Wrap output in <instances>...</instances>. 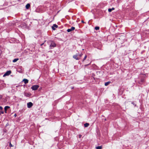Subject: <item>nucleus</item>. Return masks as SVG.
Masks as SVG:
<instances>
[{"label": "nucleus", "instance_id": "a878e982", "mask_svg": "<svg viewBox=\"0 0 149 149\" xmlns=\"http://www.w3.org/2000/svg\"><path fill=\"white\" fill-rule=\"evenodd\" d=\"M16 116H17V115H16V114H14V116H15L16 117Z\"/></svg>", "mask_w": 149, "mask_h": 149}, {"label": "nucleus", "instance_id": "c756f323", "mask_svg": "<svg viewBox=\"0 0 149 149\" xmlns=\"http://www.w3.org/2000/svg\"><path fill=\"white\" fill-rule=\"evenodd\" d=\"M132 103L133 104H134V103H133V102H132Z\"/></svg>", "mask_w": 149, "mask_h": 149}, {"label": "nucleus", "instance_id": "20e7f679", "mask_svg": "<svg viewBox=\"0 0 149 149\" xmlns=\"http://www.w3.org/2000/svg\"><path fill=\"white\" fill-rule=\"evenodd\" d=\"M75 27H72L70 29H68L67 31L68 32H70V31H73L75 29Z\"/></svg>", "mask_w": 149, "mask_h": 149}, {"label": "nucleus", "instance_id": "aec40b11", "mask_svg": "<svg viewBox=\"0 0 149 149\" xmlns=\"http://www.w3.org/2000/svg\"><path fill=\"white\" fill-rule=\"evenodd\" d=\"M4 113V112L3 111H1L0 112V114H3Z\"/></svg>", "mask_w": 149, "mask_h": 149}, {"label": "nucleus", "instance_id": "c85d7f7f", "mask_svg": "<svg viewBox=\"0 0 149 149\" xmlns=\"http://www.w3.org/2000/svg\"><path fill=\"white\" fill-rule=\"evenodd\" d=\"M132 103L133 104H134V103H133V102H132Z\"/></svg>", "mask_w": 149, "mask_h": 149}, {"label": "nucleus", "instance_id": "7ed1b4c3", "mask_svg": "<svg viewBox=\"0 0 149 149\" xmlns=\"http://www.w3.org/2000/svg\"><path fill=\"white\" fill-rule=\"evenodd\" d=\"M33 104L31 102H28L27 103V107L28 108H30L33 106Z\"/></svg>", "mask_w": 149, "mask_h": 149}, {"label": "nucleus", "instance_id": "9d476101", "mask_svg": "<svg viewBox=\"0 0 149 149\" xmlns=\"http://www.w3.org/2000/svg\"><path fill=\"white\" fill-rule=\"evenodd\" d=\"M10 108V107L8 106H6L5 108H4V110H5V113H7V109H9Z\"/></svg>", "mask_w": 149, "mask_h": 149}, {"label": "nucleus", "instance_id": "2eb2a0df", "mask_svg": "<svg viewBox=\"0 0 149 149\" xmlns=\"http://www.w3.org/2000/svg\"><path fill=\"white\" fill-rule=\"evenodd\" d=\"M110 83V82H109V81L106 82L104 84L105 85V86H107Z\"/></svg>", "mask_w": 149, "mask_h": 149}, {"label": "nucleus", "instance_id": "4468645a", "mask_svg": "<svg viewBox=\"0 0 149 149\" xmlns=\"http://www.w3.org/2000/svg\"><path fill=\"white\" fill-rule=\"evenodd\" d=\"M18 60H19V58H18L14 59L13 61V62L14 63L16 61H17Z\"/></svg>", "mask_w": 149, "mask_h": 149}, {"label": "nucleus", "instance_id": "39448f33", "mask_svg": "<svg viewBox=\"0 0 149 149\" xmlns=\"http://www.w3.org/2000/svg\"><path fill=\"white\" fill-rule=\"evenodd\" d=\"M11 73L10 71H8L6 72L4 74L3 76H5L8 75H9Z\"/></svg>", "mask_w": 149, "mask_h": 149}, {"label": "nucleus", "instance_id": "0eeeda50", "mask_svg": "<svg viewBox=\"0 0 149 149\" xmlns=\"http://www.w3.org/2000/svg\"><path fill=\"white\" fill-rule=\"evenodd\" d=\"M25 96L26 97H29L31 95V94L28 93H24Z\"/></svg>", "mask_w": 149, "mask_h": 149}, {"label": "nucleus", "instance_id": "ddd939ff", "mask_svg": "<svg viewBox=\"0 0 149 149\" xmlns=\"http://www.w3.org/2000/svg\"><path fill=\"white\" fill-rule=\"evenodd\" d=\"M89 124L88 123H86L84 124V126L85 127H88L89 125Z\"/></svg>", "mask_w": 149, "mask_h": 149}, {"label": "nucleus", "instance_id": "f257e3e1", "mask_svg": "<svg viewBox=\"0 0 149 149\" xmlns=\"http://www.w3.org/2000/svg\"><path fill=\"white\" fill-rule=\"evenodd\" d=\"M39 87V86L37 85H35L32 86L31 87V88L33 90H36L38 89Z\"/></svg>", "mask_w": 149, "mask_h": 149}, {"label": "nucleus", "instance_id": "423d86ee", "mask_svg": "<svg viewBox=\"0 0 149 149\" xmlns=\"http://www.w3.org/2000/svg\"><path fill=\"white\" fill-rule=\"evenodd\" d=\"M73 58L76 60H79L80 59V58L78 56V55H73Z\"/></svg>", "mask_w": 149, "mask_h": 149}, {"label": "nucleus", "instance_id": "412c9836", "mask_svg": "<svg viewBox=\"0 0 149 149\" xmlns=\"http://www.w3.org/2000/svg\"><path fill=\"white\" fill-rule=\"evenodd\" d=\"M82 55H83V54H80L79 55V57L80 58V57H81L82 56Z\"/></svg>", "mask_w": 149, "mask_h": 149}, {"label": "nucleus", "instance_id": "6ab92c4d", "mask_svg": "<svg viewBox=\"0 0 149 149\" xmlns=\"http://www.w3.org/2000/svg\"><path fill=\"white\" fill-rule=\"evenodd\" d=\"M144 79H142L141 80V82H143L144 81Z\"/></svg>", "mask_w": 149, "mask_h": 149}, {"label": "nucleus", "instance_id": "4be33fe9", "mask_svg": "<svg viewBox=\"0 0 149 149\" xmlns=\"http://www.w3.org/2000/svg\"><path fill=\"white\" fill-rule=\"evenodd\" d=\"M9 145H10V147H12L13 146H12V145L10 143V144H9Z\"/></svg>", "mask_w": 149, "mask_h": 149}, {"label": "nucleus", "instance_id": "6e6552de", "mask_svg": "<svg viewBox=\"0 0 149 149\" xmlns=\"http://www.w3.org/2000/svg\"><path fill=\"white\" fill-rule=\"evenodd\" d=\"M58 27V25L56 24H54L53 25V26H52V28L53 30H55V29L54 27L56 28H57Z\"/></svg>", "mask_w": 149, "mask_h": 149}, {"label": "nucleus", "instance_id": "dca6fc26", "mask_svg": "<svg viewBox=\"0 0 149 149\" xmlns=\"http://www.w3.org/2000/svg\"><path fill=\"white\" fill-rule=\"evenodd\" d=\"M96 148L97 149H102V147L101 146H99L96 147Z\"/></svg>", "mask_w": 149, "mask_h": 149}, {"label": "nucleus", "instance_id": "cd10ccee", "mask_svg": "<svg viewBox=\"0 0 149 149\" xmlns=\"http://www.w3.org/2000/svg\"><path fill=\"white\" fill-rule=\"evenodd\" d=\"M43 44V43H42V44H41V46H42V45Z\"/></svg>", "mask_w": 149, "mask_h": 149}, {"label": "nucleus", "instance_id": "1a4fd4ad", "mask_svg": "<svg viewBox=\"0 0 149 149\" xmlns=\"http://www.w3.org/2000/svg\"><path fill=\"white\" fill-rule=\"evenodd\" d=\"M23 81L24 82L25 84H26L28 83L29 80L26 79H24L23 80Z\"/></svg>", "mask_w": 149, "mask_h": 149}, {"label": "nucleus", "instance_id": "f03ea898", "mask_svg": "<svg viewBox=\"0 0 149 149\" xmlns=\"http://www.w3.org/2000/svg\"><path fill=\"white\" fill-rule=\"evenodd\" d=\"M56 44L53 41H52L50 45V48H52V47H56Z\"/></svg>", "mask_w": 149, "mask_h": 149}, {"label": "nucleus", "instance_id": "a211bd4d", "mask_svg": "<svg viewBox=\"0 0 149 149\" xmlns=\"http://www.w3.org/2000/svg\"><path fill=\"white\" fill-rule=\"evenodd\" d=\"M87 57V56L86 55L85 56L84 58V59L83 60V61H84V60H85L86 59Z\"/></svg>", "mask_w": 149, "mask_h": 149}, {"label": "nucleus", "instance_id": "f3484780", "mask_svg": "<svg viewBox=\"0 0 149 149\" xmlns=\"http://www.w3.org/2000/svg\"><path fill=\"white\" fill-rule=\"evenodd\" d=\"M99 27L98 26H96L95 27V29L96 30H99Z\"/></svg>", "mask_w": 149, "mask_h": 149}, {"label": "nucleus", "instance_id": "bb28decb", "mask_svg": "<svg viewBox=\"0 0 149 149\" xmlns=\"http://www.w3.org/2000/svg\"><path fill=\"white\" fill-rule=\"evenodd\" d=\"M81 22H82V23H84V21L83 20H82V21H81Z\"/></svg>", "mask_w": 149, "mask_h": 149}, {"label": "nucleus", "instance_id": "393cba45", "mask_svg": "<svg viewBox=\"0 0 149 149\" xmlns=\"http://www.w3.org/2000/svg\"><path fill=\"white\" fill-rule=\"evenodd\" d=\"M90 65V64H87V65H85V66H87V65Z\"/></svg>", "mask_w": 149, "mask_h": 149}, {"label": "nucleus", "instance_id": "f8f14e48", "mask_svg": "<svg viewBox=\"0 0 149 149\" xmlns=\"http://www.w3.org/2000/svg\"><path fill=\"white\" fill-rule=\"evenodd\" d=\"M114 9V8H109L108 9V11L109 12H111L112 10H113Z\"/></svg>", "mask_w": 149, "mask_h": 149}, {"label": "nucleus", "instance_id": "9b49d317", "mask_svg": "<svg viewBox=\"0 0 149 149\" xmlns=\"http://www.w3.org/2000/svg\"><path fill=\"white\" fill-rule=\"evenodd\" d=\"M30 5L29 4V3H28L27 4L26 6V8L27 9H28L29 8V7H30Z\"/></svg>", "mask_w": 149, "mask_h": 149}, {"label": "nucleus", "instance_id": "5701e85b", "mask_svg": "<svg viewBox=\"0 0 149 149\" xmlns=\"http://www.w3.org/2000/svg\"><path fill=\"white\" fill-rule=\"evenodd\" d=\"M3 109V108L2 107L0 106V109L2 110Z\"/></svg>", "mask_w": 149, "mask_h": 149}, {"label": "nucleus", "instance_id": "b1692460", "mask_svg": "<svg viewBox=\"0 0 149 149\" xmlns=\"http://www.w3.org/2000/svg\"><path fill=\"white\" fill-rule=\"evenodd\" d=\"M81 136V135H79V138H80Z\"/></svg>", "mask_w": 149, "mask_h": 149}]
</instances>
